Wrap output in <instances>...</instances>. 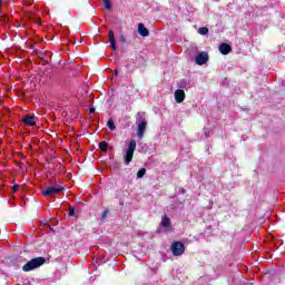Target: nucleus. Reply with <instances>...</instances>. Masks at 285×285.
Segmentation results:
<instances>
[{
    "label": "nucleus",
    "mask_w": 285,
    "mask_h": 285,
    "mask_svg": "<svg viewBox=\"0 0 285 285\" xmlns=\"http://www.w3.org/2000/svg\"><path fill=\"white\" fill-rule=\"evenodd\" d=\"M136 124H138L137 135L140 139H144V132H146V128L148 126V121H146V112L139 111L137 114Z\"/></svg>",
    "instance_id": "f257e3e1"
},
{
    "label": "nucleus",
    "mask_w": 285,
    "mask_h": 285,
    "mask_svg": "<svg viewBox=\"0 0 285 285\" xmlns=\"http://www.w3.org/2000/svg\"><path fill=\"white\" fill-rule=\"evenodd\" d=\"M46 264L45 257H36L29 261L27 264L23 265L22 271L24 273H30V271H35V268H39Z\"/></svg>",
    "instance_id": "f03ea898"
},
{
    "label": "nucleus",
    "mask_w": 285,
    "mask_h": 285,
    "mask_svg": "<svg viewBox=\"0 0 285 285\" xmlns=\"http://www.w3.org/2000/svg\"><path fill=\"white\" fill-rule=\"evenodd\" d=\"M135 150H137V141L130 140L128 148L125 154V164L128 166L130 161H132V157L135 156Z\"/></svg>",
    "instance_id": "7ed1b4c3"
},
{
    "label": "nucleus",
    "mask_w": 285,
    "mask_h": 285,
    "mask_svg": "<svg viewBox=\"0 0 285 285\" xmlns=\"http://www.w3.org/2000/svg\"><path fill=\"white\" fill-rule=\"evenodd\" d=\"M61 190H63V186L55 185V186L47 187V189L42 190V195L45 197H55V195L57 193H61Z\"/></svg>",
    "instance_id": "20e7f679"
},
{
    "label": "nucleus",
    "mask_w": 285,
    "mask_h": 285,
    "mask_svg": "<svg viewBox=\"0 0 285 285\" xmlns=\"http://www.w3.org/2000/svg\"><path fill=\"white\" fill-rule=\"evenodd\" d=\"M185 250L186 246H184L181 242H175L171 244V253L175 255V257L184 255Z\"/></svg>",
    "instance_id": "39448f33"
},
{
    "label": "nucleus",
    "mask_w": 285,
    "mask_h": 285,
    "mask_svg": "<svg viewBox=\"0 0 285 285\" xmlns=\"http://www.w3.org/2000/svg\"><path fill=\"white\" fill-rule=\"evenodd\" d=\"M195 61H196L197 66H204V65L208 63V52H206V51L199 52L196 56Z\"/></svg>",
    "instance_id": "423d86ee"
},
{
    "label": "nucleus",
    "mask_w": 285,
    "mask_h": 285,
    "mask_svg": "<svg viewBox=\"0 0 285 285\" xmlns=\"http://www.w3.org/2000/svg\"><path fill=\"white\" fill-rule=\"evenodd\" d=\"M160 228H164L165 233L173 230V223H170V218L168 216H163L160 222Z\"/></svg>",
    "instance_id": "0eeeda50"
},
{
    "label": "nucleus",
    "mask_w": 285,
    "mask_h": 285,
    "mask_svg": "<svg viewBox=\"0 0 285 285\" xmlns=\"http://www.w3.org/2000/svg\"><path fill=\"white\" fill-rule=\"evenodd\" d=\"M176 104H181L184 99H186V92H184V89H178L174 94Z\"/></svg>",
    "instance_id": "6e6552de"
},
{
    "label": "nucleus",
    "mask_w": 285,
    "mask_h": 285,
    "mask_svg": "<svg viewBox=\"0 0 285 285\" xmlns=\"http://www.w3.org/2000/svg\"><path fill=\"white\" fill-rule=\"evenodd\" d=\"M218 50L222 55H230L233 52V48L226 42L220 43Z\"/></svg>",
    "instance_id": "1a4fd4ad"
},
{
    "label": "nucleus",
    "mask_w": 285,
    "mask_h": 285,
    "mask_svg": "<svg viewBox=\"0 0 285 285\" xmlns=\"http://www.w3.org/2000/svg\"><path fill=\"white\" fill-rule=\"evenodd\" d=\"M177 86L180 88V90H188L191 87L189 79H181L178 81Z\"/></svg>",
    "instance_id": "9d476101"
},
{
    "label": "nucleus",
    "mask_w": 285,
    "mask_h": 285,
    "mask_svg": "<svg viewBox=\"0 0 285 285\" xmlns=\"http://www.w3.org/2000/svg\"><path fill=\"white\" fill-rule=\"evenodd\" d=\"M138 35H140V37H148L150 32L148 31L146 26H144V23H138Z\"/></svg>",
    "instance_id": "9b49d317"
},
{
    "label": "nucleus",
    "mask_w": 285,
    "mask_h": 285,
    "mask_svg": "<svg viewBox=\"0 0 285 285\" xmlns=\"http://www.w3.org/2000/svg\"><path fill=\"white\" fill-rule=\"evenodd\" d=\"M109 43L111 46V50H117V42L115 40V31L109 30Z\"/></svg>",
    "instance_id": "f8f14e48"
},
{
    "label": "nucleus",
    "mask_w": 285,
    "mask_h": 285,
    "mask_svg": "<svg viewBox=\"0 0 285 285\" xmlns=\"http://www.w3.org/2000/svg\"><path fill=\"white\" fill-rule=\"evenodd\" d=\"M23 124L26 126H35L37 122L35 121V116H26L23 118Z\"/></svg>",
    "instance_id": "ddd939ff"
},
{
    "label": "nucleus",
    "mask_w": 285,
    "mask_h": 285,
    "mask_svg": "<svg viewBox=\"0 0 285 285\" xmlns=\"http://www.w3.org/2000/svg\"><path fill=\"white\" fill-rule=\"evenodd\" d=\"M107 127L109 128V130H115L117 127H115V120L109 119L107 121Z\"/></svg>",
    "instance_id": "4468645a"
},
{
    "label": "nucleus",
    "mask_w": 285,
    "mask_h": 285,
    "mask_svg": "<svg viewBox=\"0 0 285 285\" xmlns=\"http://www.w3.org/2000/svg\"><path fill=\"white\" fill-rule=\"evenodd\" d=\"M99 148H100V150L106 153V150H108V142H106V141L99 142Z\"/></svg>",
    "instance_id": "2eb2a0df"
},
{
    "label": "nucleus",
    "mask_w": 285,
    "mask_h": 285,
    "mask_svg": "<svg viewBox=\"0 0 285 285\" xmlns=\"http://www.w3.org/2000/svg\"><path fill=\"white\" fill-rule=\"evenodd\" d=\"M102 3L106 10H110V8H112V3H110V0H102Z\"/></svg>",
    "instance_id": "dca6fc26"
},
{
    "label": "nucleus",
    "mask_w": 285,
    "mask_h": 285,
    "mask_svg": "<svg viewBox=\"0 0 285 285\" xmlns=\"http://www.w3.org/2000/svg\"><path fill=\"white\" fill-rule=\"evenodd\" d=\"M144 175H146V168H141L138 170L137 178L141 179V177H144Z\"/></svg>",
    "instance_id": "f3484780"
},
{
    "label": "nucleus",
    "mask_w": 285,
    "mask_h": 285,
    "mask_svg": "<svg viewBox=\"0 0 285 285\" xmlns=\"http://www.w3.org/2000/svg\"><path fill=\"white\" fill-rule=\"evenodd\" d=\"M198 32H199L200 35H207V33H208V28L202 27V28L198 29Z\"/></svg>",
    "instance_id": "a211bd4d"
},
{
    "label": "nucleus",
    "mask_w": 285,
    "mask_h": 285,
    "mask_svg": "<svg viewBox=\"0 0 285 285\" xmlns=\"http://www.w3.org/2000/svg\"><path fill=\"white\" fill-rule=\"evenodd\" d=\"M106 217H108V210L102 212L101 216H100V220L105 222Z\"/></svg>",
    "instance_id": "6ab92c4d"
},
{
    "label": "nucleus",
    "mask_w": 285,
    "mask_h": 285,
    "mask_svg": "<svg viewBox=\"0 0 285 285\" xmlns=\"http://www.w3.org/2000/svg\"><path fill=\"white\" fill-rule=\"evenodd\" d=\"M69 217H75V209H73V208H70V210H69Z\"/></svg>",
    "instance_id": "aec40b11"
},
{
    "label": "nucleus",
    "mask_w": 285,
    "mask_h": 285,
    "mask_svg": "<svg viewBox=\"0 0 285 285\" xmlns=\"http://www.w3.org/2000/svg\"><path fill=\"white\" fill-rule=\"evenodd\" d=\"M178 193H179L180 195H184V194L186 193V189L179 188Z\"/></svg>",
    "instance_id": "412c9836"
},
{
    "label": "nucleus",
    "mask_w": 285,
    "mask_h": 285,
    "mask_svg": "<svg viewBox=\"0 0 285 285\" xmlns=\"http://www.w3.org/2000/svg\"><path fill=\"white\" fill-rule=\"evenodd\" d=\"M89 112H90V115H92L95 112V108H90Z\"/></svg>",
    "instance_id": "4be33fe9"
},
{
    "label": "nucleus",
    "mask_w": 285,
    "mask_h": 285,
    "mask_svg": "<svg viewBox=\"0 0 285 285\" xmlns=\"http://www.w3.org/2000/svg\"><path fill=\"white\" fill-rule=\"evenodd\" d=\"M120 41H126V38H124V36H121Z\"/></svg>",
    "instance_id": "5701e85b"
},
{
    "label": "nucleus",
    "mask_w": 285,
    "mask_h": 285,
    "mask_svg": "<svg viewBox=\"0 0 285 285\" xmlns=\"http://www.w3.org/2000/svg\"><path fill=\"white\" fill-rule=\"evenodd\" d=\"M115 75H119V71H118V70H115Z\"/></svg>",
    "instance_id": "b1692460"
},
{
    "label": "nucleus",
    "mask_w": 285,
    "mask_h": 285,
    "mask_svg": "<svg viewBox=\"0 0 285 285\" xmlns=\"http://www.w3.org/2000/svg\"><path fill=\"white\" fill-rule=\"evenodd\" d=\"M2 1H3V0H0V8H1V6H2Z\"/></svg>",
    "instance_id": "393cba45"
}]
</instances>
